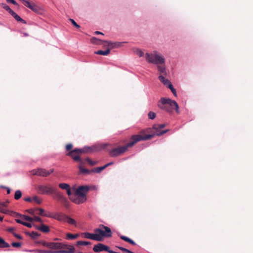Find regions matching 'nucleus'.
I'll use <instances>...</instances> for the list:
<instances>
[{
    "label": "nucleus",
    "instance_id": "58",
    "mask_svg": "<svg viewBox=\"0 0 253 253\" xmlns=\"http://www.w3.org/2000/svg\"><path fill=\"white\" fill-rule=\"evenodd\" d=\"M61 249H64V250H62V251H68L70 250L69 248H61Z\"/></svg>",
    "mask_w": 253,
    "mask_h": 253
},
{
    "label": "nucleus",
    "instance_id": "44",
    "mask_svg": "<svg viewBox=\"0 0 253 253\" xmlns=\"http://www.w3.org/2000/svg\"><path fill=\"white\" fill-rule=\"evenodd\" d=\"M70 21L71 22L72 24L77 28H79L80 26L78 25L76 21L73 19H70Z\"/></svg>",
    "mask_w": 253,
    "mask_h": 253
},
{
    "label": "nucleus",
    "instance_id": "54",
    "mask_svg": "<svg viewBox=\"0 0 253 253\" xmlns=\"http://www.w3.org/2000/svg\"><path fill=\"white\" fill-rule=\"evenodd\" d=\"M13 235L16 238H17L18 239H22V237L20 235H19L18 234H17L15 233H13Z\"/></svg>",
    "mask_w": 253,
    "mask_h": 253
},
{
    "label": "nucleus",
    "instance_id": "49",
    "mask_svg": "<svg viewBox=\"0 0 253 253\" xmlns=\"http://www.w3.org/2000/svg\"><path fill=\"white\" fill-rule=\"evenodd\" d=\"M6 1L8 3H12L14 5H17L18 4L16 2V1L15 0H6Z\"/></svg>",
    "mask_w": 253,
    "mask_h": 253
},
{
    "label": "nucleus",
    "instance_id": "41",
    "mask_svg": "<svg viewBox=\"0 0 253 253\" xmlns=\"http://www.w3.org/2000/svg\"><path fill=\"white\" fill-rule=\"evenodd\" d=\"M22 218L24 219L25 220L30 221V222H33V217H30L27 215H23L22 216Z\"/></svg>",
    "mask_w": 253,
    "mask_h": 253
},
{
    "label": "nucleus",
    "instance_id": "4",
    "mask_svg": "<svg viewBox=\"0 0 253 253\" xmlns=\"http://www.w3.org/2000/svg\"><path fill=\"white\" fill-rule=\"evenodd\" d=\"M146 60L150 63L157 65L164 64L165 62V58L156 51L151 53H146Z\"/></svg>",
    "mask_w": 253,
    "mask_h": 253
},
{
    "label": "nucleus",
    "instance_id": "39",
    "mask_svg": "<svg viewBox=\"0 0 253 253\" xmlns=\"http://www.w3.org/2000/svg\"><path fill=\"white\" fill-rule=\"evenodd\" d=\"M154 131H155V130L153 129V127L152 128H148L147 129H146L145 130L142 131V132H146L148 133V134H150L152 133H153Z\"/></svg>",
    "mask_w": 253,
    "mask_h": 253
},
{
    "label": "nucleus",
    "instance_id": "30",
    "mask_svg": "<svg viewBox=\"0 0 253 253\" xmlns=\"http://www.w3.org/2000/svg\"><path fill=\"white\" fill-rule=\"evenodd\" d=\"M22 196V193L20 190H18L16 191L14 195V198L15 200L19 199Z\"/></svg>",
    "mask_w": 253,
    "mask_h": 253
},
{
    "label": "nucleus",
    "instance_id": "17",
    "mask_svg": "<svg viewBox=\"0 0 253 253\" xmlns=\"http://www.w3.org/2000/svg\"><path fill=\"white\" fill-rule=\"evenodd\" d=\"M21 1H22L23 4L26 6V7H28L30 9H31L32 10L35 12H37L39 10V8L38 6L34 3H31L28 0H20Z\"/></svg>",
    "mask_w": 253,
    "mask_h": 253
},
{
    "label": "nucleus",
    "instance_id": "21",
    "mask_svg": "<svg viewBox=\"0 0 253 253\" xmlns=\"http://www.w3.org/2000/svg\"><path fill=\"white\" fill-rule=\"evenodd\" d=\"M158 70L159 72L160 75L167 76V72L166 68L164 65H157Z\"/></svg>",
    "mask_w": 253,
    "mask_h": 253
},
{
    "label": "nucleus",
    "instance_id": "1",
    "mask_svg": "<svg viewBox=\"0 0 253 253\" xmlns=\"http://www.w3.org/2000/svg\"><path fill=\"white\" fill-rule=\"evenodd\" d=\"M140 137L138 135H133L131 137V141L123 146H120L112 149L109 152V155L112 157H116L121 155L127 151L128 148L132 147L137 142L141 141Z\"/></svg>",
    "mask_w": 253,
    "mask_h": 253
},
{
    "label": "nucleus",
    "instance_id": "60",
    "mask_svg": "<svg viewBox=\"0 0 253 253\" xmlns=\"http://www.w3.org/2000/svg\"><path fill=\"white\" fill-rule=\"evenodd\" d=\"M7 189V194H9L10 193V189L9 188H6Z\"/></svg>",
    "mask_w": 253,
    "mask_h": 253
},
{
    "label": "nucleus",
    "instance_id": "22",
    "mask_svg": "<svg viewBox=\"0 0 253 253\" xmlns=\"http://www.w3.org/2000/svg\"><path fill=\"white\" fill-rule=\"evenodd\" d=\"M165 76H163V75H160L159 76V79L164 85H167L168 87L169 85L171 84L168 79L165 78Z\"/></svg>",
    "mask_w": 253,
    "mask_h": 253
},
{
    "label": "nucleus",
    "instance_id": "61",
    "mask_svg": "<svg viewBox=\"0 0 253 253\" xmlns=\"http://www.w3.org/2000/svg\"><path fill=\"white\" fill-rule=\"evenodd\" d=\"M23 34L24 36H25V37H27L29 36V34L28 33H23Z\"/></svg>",
    "mask_w": 253,
    "mask_h": 253
},
{
    "label": "nucleus",
    "instance_id": "52",
    "mask_svg": "<svg viewBox=\"0 0 253 253\" xmlns=\"http://www.w3.org/2000/svg\"><path fill=\"white\" fill-rule=\"evenodd\" d=\"M15 229L13 227L9 228L7 229V231L9 232H10L13 234L14 232Z\"/></svg>",
    "mask_w": 253,
    "mask_h": 253
},
{
    "label": "nucleus",
    "instance_id": "5",
    "mask_svg": "<svg viewBox=\"0 0 253 253\" xmlns=\"http://www.w3.org/2000/svg\"><path fill=\"white\" fill-rule=\"evenodd\" d=\"M40 244L44 247L53 250H59L61 248H69V250H70L71 249H72V248H74L73 246L64 244L62 243L41 241L40 242Z\"/></svg>",
    "mask_w": 253,
    "mask_h": 253
},
{
    "label": "nucleus",
    "instance_id": "57",
    "mask_svg": "<svg viewBox=\"0 0 253 253\" xmlns=\"http://www.w3.org/2000/svg\"><path fill=\"white\" fill-rule=\"evenodd\" d=\"M24 201H27V202H31V201H32V199L30 197L25 198H24Z\"/></svg>",
    "mask_w": 253,
    "mask_h": 253
},
{
    "label": "nucleus",
    "instance_id": "55",
    "mask_svg": "<svg viewBox=\"0 0 253 253\" xmlns=\"http://www.w3.org/2000/svg\"><path fill=\"white\" fill-rule=\"evenodd\" d=\"M12 215H13V216H15V217H22V216L23 215H21V214H19L16 212H15V213H12Z\"/></svg>",
    "mask_w": 253,
    "mask_h": 253
},
{
    "label": "nucleus",
    "instance_id": "24",
    "mask_svg": "<svg viewBox=\"0 0 253 253\" xmlns=\"http://www.w3.org/2000/svg\"><path fill=\"white\" fill-rule=\"evenodd\" d=\"M120 238L122 239L123 240L129 243V244L132 245H135L136 243L131 239L125 236H120Z\"/></svg>",
    "mask_w": 253,
    "mask_h": 253
},
{
    "label": "nucleus",
    "instance_id": "15",
    "mask_svg": "<svg viewBox=\"0 0 253 253\" xmlns=\"http://www.w3.org/2000/svg\"><path fill=\"white\" fill-rule=\"evenodd\" d=\"M84 237L86 239H90L98 241H101L102 238L98 234L95 233V234H91L89 233H84L83 234Z\"/></svg>",
    "mask_w": 253,
    "mask_h": 253
},
{
    "label": "nucleus",
    "instance_id": "2",
    "mask_svg": "<svg viewBox=\"0 0 253 253\" xmlns=\"http://www.w3.org/2000/svg\"><path fill=\"white\" fill-rule=\"evenodd\" d=\"M158 106L169 113H172L173 110H175L177 114L180 112L178 104L174 100L169 98H162L159 101Z\"/></svg>",
    "mask_w": 253,
    "mask_h": 253
},
{
    "label": "nucleus",
    "instance_id": "29",
    "mask_svg": "<svg viewBox=\"0 0 253 253\" xmlns=\"http://www.w3.org/2000/svg\"><path fill=\"white\" fill-rule=\"evenodd\" d=\"M1 6L3 8L7 11L9 13H10L13 11L10 8V7L5 3H1Z\"/></svg>",
    "mask_w": 253,
    "mask_h": 253
},
{
    "label": "nucleus",
    "instance_id": "51",
    "mask_svg": "<svg viewBox=\"0 0 253 253\" xmlns=\"http://www.w3.org/2000/svg\"><path fill=\"white\" fill-rule=\"evenodd\" d=\"M23 225L29 228L32 227V224L30 223L24 222Z\"/></svg>",
    "mask_w": 253,
    "mask_h": 253
},
{
    "label": "nucleus",
    "instance_id": "23",
    "mask_svg": "<svg viewBox=\"0 0 253 253\" xmlns=\"http://www.w3.org/2000/svg\"><path fill=\"white\" fill-rule=\"evenodd\" d=\"M36 210H37V211H38V212H36V213L40 215L45 216V217H51V215L46 213L45 212V211L43 209L37 208V209H36Z\"/></svg>",
    "mask_w": 253,
    "mask_h": 253
},
{
    "label": "nucleus",
    "instance_id": "7",
    "mask_svg": "<svg viewBox=\"0 0 253 253\" xmlns=\"http://www.w3.org/2000/svg\"><path fill=\"white\" fill-rule=\"evenodd\" d=\"M86 150L84 149H75L73 150L69 151L67 155L71 157L75 161L80 162L81 164H83L84 163L83 161L81 160L80 158V155L86 152Z\"/></svg>",
    "mask_w": 253,
    "mask_h": 253
},
{
    "label": "nucleus",
    "instance_id": "53",
    "mask_svg": "<svg viewBox=\"0 0 253 253\" xmlns=\"http://www.w3.org/2000/svg\"><path fill=\"white\" fill-rule=\"evenodd\" d=\"M66 190L67 194H68V196H71V194H72V193H71V188H70H70H67Z\"/></svg>",
    "mask_w": 253,
    "mask_h": 253
},
{
    "label": "nucleus",
    "instance_id": "6",
    "mask_svg": "<svg viewBox=\"0 0 253 253\" xmlns=\"http://www.w3.org/2000/svg\"><path fill=\"white\" fill-rule=\"evenodd\" d=\"M94 232L99 235L102 238L111 237L112 234L110 228L102 224L100 225L98 228L95 229Z\"/></svg>",
    "mask_w": 253,
    "mask_h": 253
},
{
    "label": "nucleus",
    "instance_id": "19",
    "mask_svg": "<svg viewBox=\"0 0 253 253\" xmlns=\"http://www.w3.org/2000/svg\"><path fill=\"white\" fill-rule=\"evenodd\" d=\"M13 18L17 21L23 24H26L27 23L26 21L21 18L17 13H16L13 10L10 13Z\"/></svg>",
    "mask_w": 253,
    "mask_h": 253
},
{
    "label": "nucleus",
    "instance_id": "62",
    "mask_svg": "<svg viewBox=\"0 0 253 253\" xmlns=\"http://www.w3.org/2000/svg\"><path fill=\"white\" fill-rule=\"evenodd\" d=\"M112 164H113V163H108V164H106V165H105V166H107V167L108 166H110V165H112Z\"/></svg>",
    "mask_w": 253,
    "mask_h": 253
},
{
    "label": "nucleus",
    "instance_id": "13",
    "mask_svg": "<svg viewBox=\"0 0 253 253\" xmlns=\"http://www.w3.org/2000/svg\"><path fill=\"white\" fill-rule=\"evenodd\" d=\"M89 190V187L87 185H83L79 186L75 192V195H80L81 196H86V193Z\"/></svg>",
    "mask_w": 253,
    "mask_h": 253
},
{
    "label": "nucleus",
    "instance_id": "14",
    "mask_svg": "<svg viewBox=\"0 0 253 253\" xmlns=\"http://www.w3.org/2000/svg\"><path fill=\"white\" fill-rule=\"evenodd\" d=\"M75 249L72 248V249L67 251H52L51 250H37L35 251L36 253H75Z\"/></svg>",
    "mask_w": 253,
    "mask_h": 253
},
{
    "label": "nucleus",
    "instance_id": "27",
    "mask_svg": "<svg viewBox=\"0 0 253 253\" xmlns=\"http://www.w3.org/2000/svg\"><path fill=\"white\" fill-rule=\"evenodd\" d=\"M106 168L107 166H103L102 167H97L93 169L92 170V171L96 173H99Z\"/></svg>",
    "mask_w": 253,
    "mask_h": 253
},
{
    "label": "nucleus",
    "instance_id": "59",
    "mask_svg": "<svg viewBox=\"0 0 253 253\" xmlns=\"http://www.w3.org/2000/svg\"><path fill=\"white\" fill-rule=\"evenodd\" d=\"M95 34H101V35H103V34L99 31H96L94 33Z\"/></svg>",
    "mask_w": 253,
    "mask_h": 253
},
{
    "label": "nucleus",
    "instance_id": "37",
    "mask_svg": "<svg viewBox=\"0 0 253 253\" xmlns=\"http://www.w3.org/2000/svg\"><path fill=\"white\" fill-rule=\"evenodd\" d=\"M79 169H80V171L82 173H89V171L88 169L82 167L81 165H80Z\"/></svg>",
    "mask_w": 253,
    "mask_h": 253
},
{
    "label": "nucleus",
    "instance_id": "36",
    "mask_svg": "<svg viewBox=\"0 0 253 253\" xmlns=\"http://www.w3.org/2000/svg\"><path fill=\"white\" fill-rule=\"evenodd\" d=\"M85 161L87 162L91 166H94L97 164V162L92 161L88 158H86Z\"/></svg>",
    "mask_w": 253,
    "mask_h": 253
},
{
    "label": "nucleus",
    "instance_id": "28",
    "mask_svg": "<svg viewBox=\"0 0 253 253\" xmlns=\"http://www.w3.org/2000/svg\"><path fill=\"white\" fill-rule=\"evenodd\" d=\"M79 236L78 234H72L71 233H68L66 235V239L68 240H73L76 239Z\"/></svg>",
    "mask_w": 253,
    "mask_h": 253
},
{
    "label": "nucleus",
    "instance_id": "8",
    "mask_svg": "<svg viewBox=\"0 0 253 253\" xmlns=\"http://www.w3.org/2000/svg\"><path fill=\"white\" fill-rule=\"evenodd\" d=\"M55 189L49 184L40 185L37 188L38 193L42 195H52Z\"/></svg>",
    "mask_w": 253,
    "mask_h": 253
},
{
    "label": "nucleus",
    "instance_id": "42",
    "mask_svg": "<svg viewBox=\"0 0 253 253\" xmlns=\"http://www.w3.org/2000/svg\"><path fill=\"white\" fill-rule=\"evenodd\" d=\"M30 236L33 238H37L39 236H40V234L38 233V232H32L30 234Z\"/></svg>",
    "mask_w": 253,
    "mask_h": 253
},
{
    "label": "nucleus",
    "instance_id": "16",
    "mask_svg": "<svg viewBox=\"0 0 253 253\" xmlns=\"http://www.w3.org/2000/svg\"><path fill=\"white\" fill-rule=\"evenodd\" d=\"M51 218H54L61 222H66L67 216L63 213H56L51 215Z\"/></svg>",
    "mask_w": 253,
    "mask_h": 253
},
{
    "label": "nucleus",
    "instance_id": "11",
    "mask_svg": "<svg viewBox=\"0 0 253 253\" xmlns=\"http://www.w3.org/2000/svg\"><path fill=\"white\" fill-rule=\"evenodd\" d=\"M90 42L92 43L95 44H103V42L105 43H107V45L111 47L112 48L119 46L118 43H113L107 41H102L101 40L97 39L95 37L91 38L90 39Z\"/></svg>",
    "mask_w": 253,
    "mask_h": 253
},
{
    "label": "nucleus",
    "instance_id": "48",
    "mask_svg": "<svg viewBox=\"0 0 253 253\" xmlns=\"http://www.w3.org/2000/svg\"><path fill=\"white\" fill-rule=\"evenodd\" d=\"M38 221V222H42V219L38 217V216H34L33 217V221Z\"/></svg>",
    "mask_w": 253,
    "mask_h": 253
},
{
    "label": "nucleus",
    "instance_id": "3",
    "mask_svg": "<svg viewBox=\"0 0 253 253\" xmlns=\"http://www.w3.org/2000/svg\"><path fill=\"white\" fill-rule=\"evenodd\" d=\"M165 126V124H155L153 125V129L155 130L153 133H152L150 134H138V135H139L140 137V138L141 139V141L150 139L155 135L161 136L169 131L168 129L162 131L161 130V129L164 128Z\"/></svg>",
    "mask_w": 253,
    "mask_h": 253
},
{
    "label": "nucleus",
    "instance_id": "40",
    "mask_svg": "<svg viewBox=\"0 0 253 253\" xmlns=\"http://www.w3.org/2000/svg\"><path fill=\"white\" fill-rule=\"evenodd\" d=\"M33 200L38 204H40L42 202V200L37 196H35L33 198Z\"/></svg>",
    "mask_w": 253,
    "mask_h": 253
},
{
    "label": "nucleus",
    "instance_id": "50",
    "mask_svg": "<svg viewBox=\"0 0 253 253\" xmlns=\"http://www.w3.org/2000/svg\"><path fill=\"white\" fill-rule=\"evenodd\" d=\"M8 203H9V201H6L5 202H1L0 203V204L3 207H6V206H7Z\"/></svg>",
    "mask_w": 253,
    "mask_h": 253
},
{
    "label": "nucleus",
    "instance_id": "20",
    "mask_svg": "<svg viewBox=\"0 0 253 253\" xmlns=\"http://www.w3.org/2000/svg\"><path fill=\"white\" fill-rule=\"evenodd\" d=\"M36 229L43 233H48L49 231L48 226L43 224H42L41 226H36Z\"/></svg>",
    "mask_w": 253,
    "mask_h": 253
},
{
    "label": "nucleus",
    "instance_id": "25",
    "mask_svg": "<svg viewBox=\"0 0 253 253\" xmlns=\"http://www.w3.org/2000/svg\"><path fill=\"white\" fill-rule=\"evenodd\" d=\"M9 244L6 243L3 238L0 237V248H9Z\"/></svg>",
    "mask_w": 253,
    "mask_h": 253
},
{
    "label": "nucleus",
    "instance_id": "56",
    "mask_svg": "<svg viewBox=\"0 0 253 253\" xmlns=\"http://www.w3.org/2000/svg\"><path fill=\"white\" fill-rule=\"evenodd\" d=\"M15 221L17 223L21 224L22 225L24 222L23 221H22V220H21L20 219H16Z\"/></svg>",
    "mask_w": 253,
    "mask_h": 253
},
{
    "label": "nucleus",
    "instance_id": "12",
    "mask_svg": "<svg viewBox=\"0 0 253 253\" xmlns=\"http://www.w3.org/2000/svg\"><path fill=\"white\" fill-rule=\"evenodd\" d=\"M93 250L96 253L105 251L110 253V252H112V250H110L109 246L105 245L102 243H98L95 245L93 248Z\"/></svg>",
    "mask_w": 253,
    "mask_h": 253
},
{
    "label": "nucleus",
    "instance_id": "46",
    "mask_svg": "<svg viewBox=\"0 0 253 253\" xmlns=\"http://www.w3.org/2000/svg\"><path fill=\"white\" fill-rule=\"evenodd\" d=\"M72 148H73V145L71 143H69V144H67L66 146V149L67 151H69V152L71 151V150L72 149Z\"/></svg>",
    "mask_w": 253,
    "mask_h": 253
},
{
    "label": "nucleus",
    "instance_id": "10",
    "mask_svg": "<svg viewBox=\"0 0 253 253\" xmlns=\"http://www.w3.org/2000/svg\"><path fill=\"white\" fill-rule=\"evenodd\" d=\"M53 172V169L47 170L44 169H35L31 171L33 175L46 177Z\"/></svg>",
    "mask_w": 253,
    "mask_h": 253
},
{
    "label": "nucleus",
    "instance_id": "31",
    "mask_svg": "<svg viewBox=\"0 0 253 253\" xmlns=\"http://www.w3.org/2000/svg\"><path fill=\"white\" fill-rule=\"evenodd\" d=\"M90 244H91L89 242L80 241H78L77 242L76 245L77 246H86V245H90Z\"/></svg>",
    "mask_w": 253,
    "mask_h": 253
},
{
    "label": "nucleus",
    "instance_id": "26",
    "mask_svg": "<svg viewBox=\"0 0 253 253\" xmlns=\"http://www.w3.org/2000/svg\"><path fill=\"white\" fill-rule=\"evenodd\" d=\"M110 52V49H107V50H106L105 51H103L101 50H98L97 51H95L94 53H95V54H96L107 55L108 54H109Z\"/></svg>",
    "mask_w": 253,
    "mask_h": 253
},
{
    "label": "nucleus",
    "instance_id": "35",
    "mask_svg": "<svg viewBox=\"0 0 253 253\" xmlns=\"http://www.w3.org/2000/svg\"><path fill=\"white\" fill-rule=\"evenodd\" d=\"M134 52L136 55H137L139 57H142L144 55L143 52L139 49H135L134 50Z\"/></svg>",
    "mask_w": 253,
    "mask_h": 253
},
{
    "label": "nucleus",
    "instance_id": "32",
    "mask_svg": "<svg viewBox=\"0 0 253 253\" xmlns=\"http://www.w3.org/2000/svg\"><path fill=\"white\" fill-rule=\"evenodd\" d=\"M69 224L74 225H76V221L73 218L69 217L67 216V219L66 220Z\"/></svg>",
    "mask_w": 253,
    "mask_h": 253
},
{
    "label": "nucleus",
    "instance_id": "63",
    "mask_svg": "<svg viewBox=\"0 0 253 253\" xmlns=\"http://www.w3.org/2000/svg\"><path fill=\"white\" fill-rule=\"evenodd\" d=\"M3 217L1 216L0 215V220L1 221H2L3 220Z\"/></svg>",
    "mask_w": 253,
    "mask_h": 253
},
{
    "label": "nucleus",
    "instance_id": "45",
    "mask_svg": "<svg viewBox=\"0 0 253 253\" xmlns=\"http://www.w3.org/2000/svg\"><path fill=\"white\" fill-rule=\"evenodd\" d=\"M11 245L14 248H20L21 246V244L19 242L12 243Z\"/></svg>",
    "mask_w": 253,
    "mask_h": 253
},
{
    "label": "nucleus",
    "instance_id": "64",
    "mask_svg": "<svg viewBox=\"0 0 253 253\" xmlns=\"http://www.w3.org/2000/svg\"><path fill=\"white\" fill-rule=\"evenodd\" d=\"M58 240V239H57V238L55 239V240Z\"/></svg>",
    "mask_w": 253,
    "mask_h": 253
},
{
    "label": "nucleus",
    "instance_id": "9",
    "mask_svg": "<svg viewBox=\"0 0 253 253\" xmlns=\"http://www.w3.org/2000/svg\"><path fill=\"white\" fill-rule=\"evenodd\" d=\"M52 195H53V197L54 199L61 202L65 207L68 206L69 202L67 198L65 197L62 193L58 191L56 188L54 189Z\"/></svg>",
    "mask_w": 253,
    "mask_h": 253
},
{
    "label": "nucleus",
    "instance_id": "33",
    "mask_svg": "<svg viewBox=\"0 0 253 253\" xmlns=\"http://www.w3.org/2000/svg\"><path fill=\"white\" fill-rule=\"evenodd\" d=\"M70 185L68 184L62 183L59 184V187L62 189L66 190L67 188H70Z\"/></svg>",
    "mask_w": 253,
    "mask_h": 253
},
{
    "label": "nucleus",
    "instance_id": "18",
    "mask_svg": "<svg viewBox=\"0 0 253 253\" xmlns=\"http://www.w3.org/2000/svg\"><path fill=\"white\" fill-rule=\"evenodd\" d=\"M75 198H71V199L76 204H82L86 200V196H81L80 195H75Z\"/></svg>",
    "mask_w": 253,
    "mask_h": 253
},
{
    "label": "nucleus",
    "instance_id": "47",
    "mask_svg": "<svg viewBox=\"0 0 253 253\" xmlns=\"http://www.w3.org/2000/svg\"><path fill=\"white\" fill-rule=\"evenodd\" d=\"M27 212L31 214H34L37 211L36 209H29L27 211Z\"/></svg>",
    "mask_w": 253,
    "mask_h": 253
},
{
    "label": "nucleus",
    "instance_id": "34",
    "mask_svg": "<svg viewBox=\"0 0 253 253\" xmlns=\"http://www.w3.org/2000/svg\"><path fill=\"white\" fill-rule=\"evenodd\" d=\"M0 211L2 213H4L9 214L10 215H12V213H15V212H14L12 211H8V210H7L4 209L3 208H0Z\"/></svg>",
    "mask_w": 253,
    "mask_h": 253
},
{
    "label": "nucleus",
    "instance_id": "43",
    "mask_svg": "<svg viewBox=\"0 0 253 253\" xmlns=\"http://www.w3.org/2000/svg\"><path fill=\"white\" fill-rule=\"evenodd\" d=\"M168 87L171 90L172 93L174 94L175 96H176V90L173 88L172 84H169Z\"/></svg>",
    "mask_w": 253,
    "mask_h": 253
},
{
    "label": "nucleus",
    "instance_id": "38",
    "mask_svg": "<svg viewBox=\"0 0 253 253\" xmlns=\"http://www.w3.org/2000/svg\"><path fill=\"white\" fill-rule=\"evenodd\" d=\"M148 118L150 119L153 120L156 117V114L153 112H150L148 113Z\"/></svg>",
    "mask_w": 253,
    "mask_h": 253
}]
</instances>
